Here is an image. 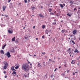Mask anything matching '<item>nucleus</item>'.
I'll list each match as a JSON object with an SVG mask.
<instances>
[{"mask_svg": "<svg viewBox=\"0 0 80 80\" xmlns=\"http://www.w3.org/2000/svg\"><path fill=\"white\" fill-rule=\"evenodd\" d=\"M22 69L24 70L25 72H27L29 70H30V67H29V65L27 64H24L22 65Z\"/></svg>", "mask_w": 80, "mask_h": 80, "instance_id": "1", "label": "nucleus"}, {"mask_svg": "<svg viewBox=\"0 0 80 80\" xmlns=\"http://www.w3.org/2000/svg\"><path fill=\"white\" fill-rule=\"evenodd\" d=\"M3 63L4 64L3 68L4 70H5L7 69V67H8V63L6 61H4Z\"/></svg>", "mask_w": 80, "mask_h": 80, "instance_id": "2", "label": "nucleus"}, {"mask_svg": "<svg viewBox=\"0 0 80 80\" xmlns=\"http://www.w3.org/2000/svg\"><path fill=\"white\" fill-rule=\"evenodd\" d=\"M6 55L8 56V57L9 58L10 57H11V55H10V53L9 52H8L6 53Z\"/></svg>", "mask_w": 80, "mask_h": 80, "instance_id": "3", "label": "nucleus"}, {"mask_svg": "<svg viewBox=\"0 0 80 80\" xmlns=\"http://www.w3.org/2000/svg\"><path fill=\"white\" fill-rule=\"evenodd\" d=\"M8 32L9 33H13V30H12L11 28H9L8 30Z\"/></svg>", "mask_w": 80, "mask_h": 80, "instance_id": "4", "label": "nucleus"}, {"mask_svg": "<svg viewBox=\"0 0 80 80\" xmlns=\"http://www.w3.org/2000/svg\"><path fill=\"white\" fill-rule=\"evenodd\" d=\"M49 32V31H48V29H46L45 31V33L47 34H48Z\"/></svg>", "mask_w": 80, "mask_h": 80, "instance_id": "5", "label": "nucleus"}, {"mask_svg": "<svg viewBox=\"0 0 80 80\" xmlns=\"http://www.w3.org/2000/svg\"><path fill=\"white\" fill-rule=\"evenodd\" d=\"M39 17H42V18H43V17H44L42 13H40L39 14Z\"/></svg>", "mask_w": 80, "mask_h": 80, "instance_id": "6", "label": "nucleus"}, {"mask_svg": "<svg viewBox=\"0 0 80 80\" xmlns=\"http://www.w3.org/2000/svg\"><path fill=\"white\" fill-rule=\"evenodd\" d=\"M16 73H17V72L15 71H13L12 74L14 76H15V75H16Z\"/></svg>", "mask_w": 80, "mask_h": 80, "instance_id": "7", "label": "nucleus"}, {"mask_svg": "<svg viewBox=\"0 0 80 80\" xmlns=\"http://www.w3.org/2000/svg\"><path fill=\"white\" fill-rule=\"evenodd\" d=\"M6 6H3L2 7V8L3 9V11H5V8H6Z\"/></svg>", "mask_w": 80, "mask_h": 80, "instance_id": "8", "label": "nucleus"}, {"mask_svg": "<svg viewBox=\"0 0 80 80\" xmlns=\"http://www.w3.org/2000/svg\"><path fill=\"white\" fill-rule=\"evenodd\" d=\"M77 33V30H74L73 32V34H75Z\"/></svg>", "mask_w": 80, "mask_h": 80, "instance_id": "9", "label": "nucleus"}, {"mask_svg": "<svg viewBox=\"0 0 80 80\" xmlns=\"http://www.w3.org/2000/svg\"><path fill=\"white\" fill-rule=\"evenodd\" d=\"M11 70H14L15 71H16V70L14 68V67L13 66H12L11 68Z\"/></svg>", "mask_w": 80, "mask_h": 80, "instance_id": "10", "label": "nucleus"}, {"mask_svg": "<svg viewBox=\"0 0 80 80\" xmlns=\"http://www.w3.org/2000/svg\"><path fill=\"white\" fill-rule=\"evenodd\" d=\"M12 42H14V41H15V37H14L12 38Z\"/></svg>", "mask_w": 80, "mask_h": 80, "instance_id": "11", "label": "nucleus"}, {"mask_svg": "<svg viewBox=\"0 0 80 80\" xmlns=\"http://www.w3.org/2000/svg\"><path fill=\"white\" fill-rule=\"evenodd\" d=\"M71 63L72 64H74L75 63V60H72L71 62Z\"/></svg>", "mask_w": 80, "mask_h": 80, "instance_id": "12", "label": "nucleus"}, {"mask_svg": "<svg viewBox=\"0 0 80 80\" xmlns=\"http://www.w3.org/2000/svg\"><path fill=\"white\" fill-rule=\"evenodd\" d=\"M74 52H77V53H79V51L77 49H76L75 51H74Z\"/></svg>", "mask_w": 80, "mask_h": 80, "instance_id": "13", "label": "nucleus"}, {"mask_svg": "<svg viewBox=\"0 0 80 80\" xmlns=\"http://www.w3.org/2000/svg\"><path fill=\"white\" fill-rule=\"evenodd\" d=\"M1 52L2 54H4V52L2 50H1Z\"/></svg>", "mask_w": 80, "mask_h": 80, "instance_id": "14", "label": "nucleus"}, {"mask_svg": "<svg viewBox=\"0 0 80 80\" xmlns=\"http://www.w3.org/2000/svg\"><path fill=\"white\" fill-rule=\"evenodd\" d=\"M65 29H63L61 31L62 33H65Z\"/></svg>", "mask_w": 80, "mask_h": 80, "instance_id": "15", "label": "nucleus"}, {"mask_svg": "<svg viewBox=\"0 0 80 80\" xmlns=\"http://www.w3.org/2000/svg\"><path fill=\"white\" fill-rule=\"evenodd\" d=\"M46 26L45 25H42V28H43V29H44L45 28Z\"/></svg>", "mask_w": 80, "mask_h": 80, "instance_id": "16", "label": "nucleus"}, {"mask_svg": "<svg viewBox=\"0 0 80 80\" xmlns=\"http://www.w3.org/2000/svg\"><path fill=\"white\" fill-rule=\"evenodd\" d=\"M12 50L11 51V52H15V50H14V48H12Z\"/></svg>", "mask_w": 80, "mask_h": 80, "instance_id": "17", "label": "nucleus"}, {"mask_svg": "<svg viewBox=\"0 0 80 80\" xmlns=\"http://www.w3.org/2000/svg\"><path fill=\"white\" fill-rule=\"evenodd\" d=\"M38 67H40V66H41L40 64V63L39 62H38Z\"/></svg>", "mask_w": 80, "mask_h": 80, "instance_id": "18", "label": "nucleus"}, {"mask_svg": "<svg viewBox=\"0 0 80 80\" xmlns=\"http://www.w3.org/2000/svg\"><path fill=\"white\" fill-rule=\"evenodd\" d=\"M59 5L61 7V8H63V5H62V4H60Z\"/></svg>", "mask_w": 80, "mask_h": 80, "instance_id": "19", "label": "nucleus"}, {"mask_svg": "<svg viewBox=\"0 0 80 80\" xmlns=\"http://www.w3.org/2000/svg\"><path fill=\"white\" fill-rule=\"evenodd\" d=\"M52 10L51 9H48V11L49 12H52Z\"/></svg>", "mask_w": 80, "mask_h": 80, "instance_id": "20", "label": "nucleus"}, {"mask_svg": "<svg viewBox=\"0 0 80 80\" xmlns=\"http://www.w3.org/2000/svg\"><path fill=\"white\" fill-rule=\"evenodd\" d=\"M69 54L70 55H72V54H73V52L71 51L70 52H69Z\"/></svg>", "mask_w": 80, "mask_h": 80, "instance_id": "21", "label": "nucleus"}, {"mask_svg": "<svg viewBox=\"0 0 80 80\" xmlns=\"http://www.w3.org/2000/svg\"><path fill=\"white\" fill-rule=\"evenodd\" d=\"M67 15H68V16H69V17H71V14L69 13L67 14Z\"/></svg>", "mask_w": 80, "mask_h": 80, "instance_id": "22", "label": "nucleus"}, {"mask_svg": "<svg viewBox=\"0 0 80 80\" xmlns=\"http://www.w3.org/2000/svg\"><path fill=\"white\" fill-rule=\"evenodd\" d=\"M70 3H71L72 5V3H73V1H71L70 2Z\"/></svg>", "mask_w": 80, "mask_h": 80, "instance_id": "23", "label": "nucleus"}, {"mask_svg": "<svg viewBox=\"0 0 80 80\" xmlns=\"http://www.w3.org/2000/svg\"><path fill=\"white\" fill-rule=\"evenodd\" d=\"M32 10H34V9H35V7H33L32 8Z\"/></svg>", "mask_w": 80, "mask_h": 80, "instance_id": "24", "label": "nucleus"}, {"mask_svg": "<svg viewBox=\"0 0 80 80\" xmlns=\"http://www.w3.org/2000/svg\"><path fill=\"white\" fill-rule=\"evenodd\" d=\"M24 76L25 77V78H27V77H28V76H27V75L25 74L24 75Z\"/></svg>", "mask_w": 80, "mask_h": 80, "instance_id": "25", "label": "nucleus"}, {"mask_svg": "<svg viewBox=\"0 0 80 80\" xmlns=\"http://www.w3.org/2000/svg\"><path fill=\"white\" fill-rule=\"evenodd\" d=\"M56 15H57V16L58 17V16H60V13H57V14H56Z\"/></svg>", "mask_w": 80, "mask_h": 80, "instance_id": "26", "label": "nucleus"}, {"mask_svg": "<svg viewBox=\"0 0 80 80\" xmlns=\"http://www.w3.org/2000/svg\"><path fill=\"white\" fill-rule=\"evenodd\" d=\"M18 66H16L15 67V69H18Z\"/></svg>", "mask_w": 80, "mask_h": 80, "instance_id": "27", "label": "nucleus"}, {"mask_svg": "<svg viewBox=\"0 0 80 80\" xmlns=\"http://www.w3.org/2000/svg\"><path fill=\"white\" fill-rule=\"evenodd\" d=\"M72 42L73 44L74 45V44H75V42H74V41H72Z\"/></svg>", "mask_w": 80, "mask_h": 80, "instance_id": "28", "label": "nucleus"}, {"mask_svg": "<svg viewBox=\"0 0 80 80\" xmlns=\"http://www.w3.org/2000/svg\"><path fill=\"white\" fill-rule=\"evenodd\" d=\"M70 50H71V48H69L68 49V51H69V52H70Z\"/></svg>", "mask_w": 80, "mask_h": 80, "instance_id": "29", "label": "nucleus"}, {"mask_svg": "<svg viewBox=\"0 0 80 80\" xmlns=\"http://www.w3.org/2000/svg\"><path fill=\"white\" fill-rule=\"evenodd\" d=\"M41 53H42V54H43V55H45V52H42Z\"/></svg>", "mask_w": 80, "mask_h": 80, "instance_id": "30", "label": "nucleus"}, {"mask_svg": "<svg viewBox=\"0 0 80 80\" xmlns=\"http://www.w3.org/2000/svg\"><path fill=\"white\" fill-rule=\"evenodd\" d=\"M24 38H25V39H26V40H27V39L28 38H27L26 37H25Z\"/></svg>", "mask_w": 80, "mask_h": 80, "instance_id": "31", "label": "nucleus"}, {"mask_svg": "<svg viewBox=\"0 0 80 80\" xmlns=\"http://www.w3.org/2000/svg\"><path fill=\"white\" fill-rule=\"evenodd\" d=\"M42 38H45V36L43 35L42 36Z\"/></svg>", "mask_w": 80, "mask_h": 80, "instance_id": "32", "label": "nucleus"}, {"mask_svg": "<svg viewBox=\"0 0 80 80\" xmlns=\"http://www.w3.org/2000/svg\"><path fill=\"white\" fill-rule=\"evenodd\" d=\"M52 24H53V25H56V22H53V23H52Z\"/></svg>", "mask_w": 80, "mask_h": 80, "instance_id": "33", "label": "nucleus"}, {"mask_svg": "<svg viewBox=\"0 0 80 80\" xmlns=\"http://www.w3.org/2000/svg\"><path fill=\"white\" fill-rule=\"evenodd\" d=\"M77 8H75L74 9V11H75V10H77Z\"/></svg>", "mask_w": 80, "mask_h": 80, "instance_id": "34", "label": "nucleus"}, {"mask_svg": "<svg viewBox=\"0 0 80 80\" xmlns=\"http://www.w3.org/2000/svg\"><path fill=\"white\" fill-rule=\"evenodd\" d=\"M25 3H27V0H24Z\"/></svg>", "mask_w": 80, "mask_h": 80, "instance_id": "35", "label": "nucleus"}, {"mask_svg": "<svg viewBox=\"0 0 80 80\" xmlns=\"http://www.w3.org/2000/svg\"><path fill=\"white\" fill-rule=\"evenodd\" d=\"M8 3H10V2H11V0H8Z\"/></svg>", "mask_w": 80, "mask_h": 80, "instance_id": "36", "label": "nucleus"}, {"mask_svg": "<svg viewBox=\"0 0 80 80\" xmlns=\"http://www.w3.org/2000/svg\"><path fill=\"white\" fill-rule=\"evenodd\" d=\"M4 48H5V47H4V46H3V47H2V49H4Z\"/></svg>", "mask_w": 80, "mask_h": 80, "instance_id": "37", "label": "nucleus"}, {"mask_svg": "<svg viewBox=\"0 0 80 80\" xmlns=\"http://www.w3.org/2000/svg\"><path fill=\"white\" fill-rule=\"evenodd\" d=\"M49 61H50L51 62L52 61V60L50 59H49Z\"/></svg>", "mask_w": 80, "mask_h": 80, "instance_id": "38", "label": "nucleus"}, {"mask_svg": "<svg viewBox=\"0 0 80 80\" xmlns=\"http://www.w3.org/2000/svg\"><path fill=\"white\" fill-rule=\"evenodd\" d=\"M54 62V61L53 60L52 61V63H53Z\"/></svg>", "mask_w": 80, "mask_h": 80, "instance_id": "39", "label": "nucleus"}, {"mask_svg": "<svg viewBox=\"0 0 80 80\" xmlns=\"http://www.w3.org/2000/svg\"><path fill=\"white\" fill-rule=\"evenodd\" d=\"M5 16L6 17H8V15H5Z\"/></svg>", "mask_w": 80, "mask_h": 80, "instance_id": "40", "label": "nucleus"}, {"mask_svg": "<svg viewBox=\"0 0 80 80\" xmlns=\"http://www.w3.org/2000/svg\"><path fill=\"white\" fill-rule=\"evenodd\" d=\"M6 45H7L6 44H5L3 45V46H4L5 47H6Z\"/></svg>", "mask_w": 80, "mask_h": 80, "instance_id": "41", "label": "nucleus"}, {"mask_svg": "<svg viewBox=\"0 0 80 80\" xmlns=\"http://www.w3.org/2000/svg\"><path fill=\"white\" fill-rule=\"evenodd\" d=\"M29 38H32V36H30L29 37Z\"/></svg>", "mask_w": 80, "mask_h": 80, "instance_id": "42", "label": "nucleus"}, {"mask_svg": "<svg viewBox=\"0 0 80 80\" xmlns=\"http://www.w3.org/2000/svg\"><path fill=\"white\" fill-rule=\"evenodd\" d=\"M51 30H49V32H50L51 33H52V31H51Z\"/></svg>", "mask_w": 80, "mask_h": 80, "instance_id": "43", "label": "nucleus"}, {"mask_svg": "<svg viewBox=\"0 0 80 80\" xmlns=\"http://www.w3.org/2000/svg\"><path fill=\"white\" fill-rule=\"evenodd\" d=\"M3 73H6V71H4Z\"/></svg>", "mask_w": 80, "mask_h": 80, "instance_id": "44", "label": "nucleus"}, {"mask_svg": "<svg viewBox=\"0 0 80 80\" xmlns=\"http://www.w3.org/2000/svg\"><path fill=\"white\" fill-rule=\"evenodd\" d=\"M69 72H70V71L69 70H68L67 73H68Z\"/></svg>", "mask_w": 80, "mask_h": 80, "instance_id": "45", "label": "nucleus"}, {"mask_svg": "<svg viewBox=\"0 0 80 80\" xmlns=\"http://www.w3.org/2000/svg\"><path fill=\"white\" fill-rule=\"evenodd\" d=\"M43 65L44 66V67H45V64H43Z\"/></svg>", "mask_w": 80, "mask_h": 80, "instance_id": "46", "label": "nucleus"}, {"mask_svg": "<svg viewBox=\"0 0 80 80\" xmlns=\"http://www.w3.org/2000/svg\"><path fill=\"white\" fill-rule=\"evenodd\" d=\"M63 5H64V6H65V4L63 3Z\"/></svg>", "mask_w": 80, "mask_h": 80, "instance_id": "47", "label": "nucleus"}, {"mask_svg": "<svg viewBox=\"0 0 80 80\" xmlns=\"http://www.w3.org/2000/svg\"><path fill=\"white\" fill-rule=\"evenodd\" d=\"M56 69H55L54 72H56Z\"/></svg>", "mask_w": 80, "mask_h": 80, "instance_id": "48", "label": "nucleus"}, {"mask_svg": "<svg viewBox=\"0 0 80 80\" xmlns=\"http://www.w3.org/2000/svg\"><path fill=\"white\" fill-rule=\"evenodd\" d=\"M64 67H67V65L66 64H65L64 65Z\"/></svg>", "mask_w": 80, "mask_h": 80, "instance_id": "49", "label": "nucleus"}, {"mask_svg": "<svg viewBox=\"0 0 80 80\" xmlns=\"http://www.w3.org/2000/svg\"><path fill=\"white\" fill-rule=\"evenodd\" d=\"M73 75H75V72H73Z\"/></svg>", "mask_w": 80, "mask_h": 80, "instance_id": "50", "label": "nucleus"}, {"mask_svg": "<svg viewBox=\"0 0 80 80\" xmlns=\"http://www.w3.org/2000/svg\"><path fill=\"white\" fill-rule=\"evenodd\" d=\"M74 40H75V36H74Z\"/></svg>", "mask_w": 80, "mask_h": 80, "instance_id": "51", "label": "nucleus"}, {"mask_svg": "<svg viewBox=\"0 0 80 80\" xmlns=\"http://www.w3.org/2000/svg\"><path fill=\"white\" fill-rule=\"evenodd\" d=\"M35 26H33V28H35Z\"/></svg>", "mask_w": 80, "mask_h": 80, "instance_id": "52", "label": "nucleus"}, {"mask_svg": "<svg viewBox=\"0 0 80 80\" xmlns=\"http://www.w3.org/2000/svg\"><path fill=\"white\" fill-rule=\"evenodd\" d=\"M34 57H36V55L35 54L34 55Z\"/></svg>", "mask_w": 80, "mask_h": 80, "instance_id": "53", "label": "nucleus"}, {"mask_svg": "<svg viewBox=\"0 0 80 80\" xmlns=\"http://www.w3.org/2000/svg\"><path fill=\"white\" fill-rule=\"evenodd\" d=\"M36 39L37 40H38V38H36Z\"/></svg>", "mask_w": 80, "mask_h": 80, "instance_id": "54", "label": "nucleus"}, {"mask_svg": "<svg viewBox=\"0 0 80 80\" xmlns=\"http://www.w3.org/2000/svg\"><path fill=\"white\" fill-rule=\"evenodd\" d=\"M25 27H24L23 28V29H25Z\"/></svg>", "mask_w": 80, "mask_h": 80, "instance_id": "55", "label": "nucleus"}, {"mask_svg": "<svg viewBox=\"0 0 80 80\" xmlns=\"http://www.w3.org/2000/svg\"><path fill=\"white\" fill-rule=\"evenodd\" d=\"M30 65H32V63L30 64Z\"/></svg>", "mask_w": 80, "mask_h": 80, "instance_id": "56", "label": "nucleus"}, {"mask_svg": "<svg viewBox=\"0 0 80 80\" xmlns=\"http://www.w3.org/2000/svg\"><path fill=\"white\" fill-rule=\"evenodd\" d=\"M7 76H6L4 77L5 78H7Z\"/></svg>", "mask_w": 80, "mask_h": 80, "instance_id": "57", "label": "nucleus"}, {"mask_svg": "<svg viewBox=\"0 0 80 80\" xmlns=\"http://www.w3.org/2000/svg\"><path fill=\"white\" fill-rule=\"evenodd\" d=\"M22 20H24V18H22Z\"/></svg>", "mask_w": 80, "mask_h": 80, "instance_id": "58", "label": "nucleus"}, {"mask_svg": "<svg viewBox=\"0 0 80 80\" xmlns=\"http://www.w3.org/2000/svg\"><path fill=\"white\" fill-rule=\"evenodd\" d=\"M61 68V66L59 67V68Z\"/></svg>", "mask_w": 80, "mask_h": 80, "instance_id": "59", "label": "nucleus"}, {"mask_svg": "<svg viewBox=\"0 0 80 80\" xmlns=\"http://www.w3.org/2000/svg\"><path fill=\"white\" fill-rule=\"evenodd\" d=\"M41 8H43V7H42V6H41Z\"/></svg>", "mask_w": 80, "mask_h": 80, "instance_id": "60", "label": "nucleus"}, {"mask_svg": "<svg viewBox=\"0 0 80 80\" xmlns=\"http://www.w3.org/2000/svg\"><path fill=\"white\" fill-rule=\"evenodd\" d=\"M52 75H51V78H52Z\"/></svg>", "mask_w": 80, "mask_h": 80, "instance_id": "61", "label": "nucleus"}, {"mask_svg": "<svg viewBox=\"0 0 80 80\" xmlns=\"http://www.w3.org/2000/svg\"><path fill=\"white\" fill-rule=\"evenodd\" d=\"M4 37H6V35H4Z\"/></svg>", "mask_w": 80, "mask_h": 80, "instance_id": "62", "label": "nucleus"}, {"mask_svg": "<svg viewBox=\"0 0 80 80\" xmlns=\"http://www.w3.org/2000/svg\"><path fill=\"white\" fill-rule=\"evenodd\" d=\"M17 77H18V75H17Z\"/></svg>", "mask_w": 80, "mask_h": 80, "instance_id": "63", "label": "nucleus"}, {"mask_svg": "<svg viewBox=\"0 0 80 80\" xmlns=\"http://www.w3.org/2000/svg\"><path fill=\"white\" fill-rule=\"evenodd\" d=\"M2 16H3V14H2Z\"/></svg>", "mask_w": 80, "mask_h": 80, "instance_id": "64", "label": "nucleus"}]
</instances>
